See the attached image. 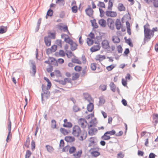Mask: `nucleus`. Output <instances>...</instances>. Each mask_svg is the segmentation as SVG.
I'll return each instance as SVG.
<instances>
[{"label":"nucleus","mask_w":158,"mask_h":158,"mask_svg":"<svg viewBox=\"0 0 158 158\" xmlns=\"http://www.w3.org/2000/svg\"><path fill=\"white\" fill-rule=\"evenodd\" d=\"M87 43L88 45L89 46H90L93 44L94 42L91 39L89 38H87Z\"/></svg>","instance_id":"obj_42"},{"label":"nucleus","mask_w":158,"mask_h":158,"mask_svg":"<svg viewBox=\"0 0 158 158\" xmlns=\"http://www.w3.org/2000/svg\"><path fill=\"white\" fill-rule=\"evenodd\" d=\"M56 44L60 48L62 47V41L61 40H57L56 42Z\"/></svg>","instance_id":"obj_52"},{"label":"nucleus","mask_w":158,"mask_h":158,"mask_svg":"<svg viewBox=\"0 0 158 158\" xmlns=\"http://www.w3.org/2000/svg\"><path fill=\"white\" fill-rule=\"evenodd\" d=\"M87 133L85 131H81L79 137H77L79 140L83 141L87 137Z\"/></svg>","instance_id":"obj_9"},{"label":"nucleus","mask_w":158,"mask_h":158,"mask_svg":"<svg viewBox=\"0 0 158 158\" xmlns=\"http://www.w3.org/2000/svg\"><path fill=\"white\" fill-rule=\"evenodd\" d=\"M64 124L63 125V126L64 127L71 128L73 126L72 123L70 122H68L67 119H64Z\"/></svg>","instance_id":"obj_17"},{"label":"nucleus","mask_w":158,"mask_h":158,"mask_svg":"<svg viewBox=\"0 0 158 158\" xmlns=\"http://www.w3.org/2000/svg\"><path fill=\"white\" fill-rule=\"evenodd\" d=\"M74 58L72 59L71 61L72 62L77 64H81L82 63V62L80 61L77 57L76 56H74Z\"/></svg>","instance_id":"obj_22"},{"label":"nucleus","mask_w":158,"mask_h":158,"mask_svg":"<svg viewBox=\"0 0 158 158\" xmlns=\"http://www.w3.org/2000/svg\"><path fill=\"white\" fill-rule=\"evenodd\" d=\"M59 52L60 56L64 57L65 56V53L64 50H60Z\"/></svg>","instance_id":"obj_51"},{"label":"nucleus","mask_w":158,"mask_h":158,"mask_svg":"<svg viewBox=\"0 0 158 158\" xmlns=\"http://www.w3.org/2000/svg\"><path fill=\"white\" fill-rule=\"evenodd\" d=\"M113 42L115 44L118 43L120 42V40L119 38L117 36H114L112 37Z\"/></svg>","instance_id":"obj_24"},{"label":"nucleus","mask_w":158,"mask_h":158,"mask_svg":"<svg viewBox=\"0 0 158 158\" xmlns=\"http://www.w3.org/2000/svg\"><path fill=\"white\" fill-rule=\"evenodd\" d=\"M30 141V138L28 136L27 137L26 140L24 144V146L27 148L29 147Z\"/></svg>","instance_id":"obj_33"},{"label":"nucleus","mask_w":158,"mask_h":158,"mask_svg":"<svg viewBox=\"0 0 158 158\" xmlns=\"http://www.w3.org/2000/svg\"><path fill=\"white\" fill-rule=\"evenodd\" d=\"M106 15L108 17L114 18L117 16V13L115 11H106Z\"/></svg>","instance_id":"obj_11"},{"label":"nucleus","mask_w":158,"mask_h":158,"mask_svg":"<svg viewBox=\"0 0 158 158\" xmlns=\"http://www.w3.org/2000/svg\"><path fill=\"white\" fill-rule=\"evenodd\" d=\"M85 11L86 14L89 16L92 17L93 16L94 11L90 5L88 6V7L85 9Z\"/></svg>","instance_id":"obj_12"},{"label":"nucleus","mask_w":158,"mask_h":158,"mask_svg":"<svg viewBox=\"0 0 158 158\" xmlns=\"http://www.w3.org/2000/svg\"><path fill=\"white\" fill-rule=\"evenodd\" d=\"M79 74L77 73H75L73 74L72 76V80L73 81L77 80L79 77Z\"/></svg>","instance_id":"obj_31"},{"label":"nucleus","mask_w":158,"mask_h":158,"mask_svg":"<svg viewBox=\"0 0 158 158\" xmlns=\"http://www.w3.org/2000/svg\"><path fill=\"white\" fill-rule=\"evenodd\" d=\"M115 66L114 64H112L106 67V69L108 71H111L115 67Z\"/></svg>","instance_id":"obj_49"},{"label":"nucleus","mask_w":158,"mask_h":158,"mask_svg":"<svg viewBox=\"0 0 158 158\" xmlns=\"http://www.w3.org/2000/svg\"><path fill=\"white\" fill-rule=\"evenodd\" d=\"M124 156V155L122 152H120L117 155L118 158H123Z\"/></svg>","instance_id":"obj_55"},{"label":"nucleus","mask_w":158,"mask_h":158,"mask_svg":"<svg viewBox=\"0 0 158 158\" xmlns=\"http://www.w3.org/2000/svg\"><path fill=\"white\" fill-rule=\"evenodd\" d=\"M74 69L76 71L80 72L81 71L82 67L78 65H76L74 67Z\"/></svg>","instance_id":"obj_41"},{"label":"nucleus","mask_w":158,"mask_h":158,"mask_svg":"<svg viewBox=\"0 0 158 158\" xmlns=\"http://www.w3.org/2000/svg\"><path fill=\"white\" fill-rule=\"evenodd\" d=\"M107 134L110 136L114 135L115 134V131L113 130L111 131H108L106 132Z\"/></svg>","instance_id":"obj_54"},{"label":"nucleus","mask_w":158,"mask_h":158,"mask_svg":"<svg viewBox=\"0 0 158 158\" xmlns=\"http://www.w3.org/2000/svg\"><path fill=\"white\" fill-rule=\"evenodd\" d=\"M52 86V84L51 82L48 83L46 89H45V86L43 85H42V88L44 93L41 94L42 98L43 99V98L45 97H48L49 96L50 92L48 91L49 89Z\"/></svg>","instance_id":"obj_2"},{"label":"nucleus","mask_w":158,"mask_h":158,"mask_svg":"<svg viewBox=\"0 0 158 158\" xmlns=\"http://www.w3.org/2000/svg\"><path fill=\"white\" fill-rule=\"evenodd\" d=\"M122 82L123 85L124 86H126L127 85V83L126 80L124 79H122Z\"/></svg>","instance_id":"obj_62"},{"label":"nucleus","mask_w":158,"mask_h":158,"mask_svg":"<svg viewBox=\"0 0 158 158\" xmlns=\"http://www.w3.org/2000/svg\"><path fill=\"white\" fill-rule=\"evenodd\" d=\"M97 64L95 63H93L91 64L90 65L91 69L93 71L95 70L96 69Z\"/></svg>","instance_id":"obj_47"},{"label":"nucleus","mask_w":158,"mask_h":158,"mask_svg":"<svg viewBox=\"0 0 158 158\" xmlns=\"http://www.w3.org/2000/svg\"><path fill=\"white\" fill-rule=\"evenodd\" d=\"M55 33H49L48 35L49 37H50L53 39H55Z\"/></svg>","instance_id":"obj_60"},{"label":"nucleus","mask_w":158,"mask_h":158,"mask_svg":"<svg viewBox=\"0 0 158 158\" xmlns=\"http://www.w3.org/2000/svg\"><path fill=\"white\" fill-rule=\"evenodd\" d=\"M106 59V56L105 55H97L96 56L95 60H98L100 61H102Z\"/></svg>","instance_id":"obj_20"},{"label":"nucleus","mask_w":158,"mask_h":158,"mask_svg":"<svg viewBox=\"0 0 158 158\" xmlns=\"http://www.w3.org/2000/svg\"><path fill=\"white\" fill-rule=\"evenodd\" d=\"M78 123L79 125L83 128H85L87 125V123L86 120L84 118H80L78 119Z\"/></svg>","instance_id":"obj_6"},{"label":"nucleus","mask_w":158,"mask_h":158,"mask_svg":"<svg viewBox=\"0 0 158 158\" xmlns=\"http://www.w3.org/2000/svg\"><path fill=\"white\" fill-rule=\"evenodd\" d=\"M154 30H144L145 39H150L154 35ZM157 31V30H154Z\"/></svg>","instance_id":"obj_5"},{"label":"nucleus","mask_w":158,"mask_h":158,"mask_svg":"<svg viewBox=\"0 0 158 158\" xmlns=\"http://www.w3.org/2000/svg\"><path fill=\"white\" fill-rule=\"evenodd\" d=\"M117 51L118 53H121L122 52L123 49L120 45H118L117 47Z\"/></svg>","instance_id":"obj_59"},{"label":"nucleus","mask_w":158,"mask_h":158,"mask_svg":"<svg viewBox=\"0 0 158 158\" xmlns=\"http://www.w3.org/2000/svg\"><path fill=\"white\" fill-rule=\"evenodd\" d=\"M111 137L106 132L104 135L101 137V138L103 140H107L110 139Z\"/></svg>","instance_id":"obj_25"},{"label":"nucleus","mask_w":158,"mask_h":158,"mask_svg":"<svg viewBox=\"0 0 158 158\" xmlns=\"http://www.w3.org/2000/svg\"><path fill=\"white\" fill-rule=\"evenodd\" d=\"M9 123L8 126V128L9 131H11V123L9 118L8 119Z\"/></svg>","instance_id":"obj_58"},{"label":"nucleus","mask_w":158,"mask_h":158,"mask_svg":"<svg viewBox=\"0 0 158 158\" xmlns=\"http://www.w3.org/2000/svg\"><path fill=\"white\" fill-rule=\"evenodd\" d=\"M124 39L125 40V42L127 44H128L130 47H133V44L131 42V39H127V37H124Z\"/></svg>","instance_id":"obj_32"},{"label":"nucleus","mask_w":158,"mask_h":158,"mask_svg":"<svg viewBox=\"0 0 158 158\" xmlns=\"http://www.w3.org/2000/svg\"><path fill=\"white\" fill-rule=\"evenodd\" d=\"M113 4L111 0H109L108 2V9L109 10H111L113 7Z\"/></svg>","instance_id":"obj_44"},{"label":"nucleus","mask_w":158,"mask_h":158,"mask_svg":"<svg viewBox=\"0 0 158 158\" xmlns=\"http://www.w3.org/2000/svg\"><path fill=\"white\" fill-rule=\"evenodd\" d=\"M82 154V151L80 150L73 155V158H80Z\"/></svg>","instance_id":"obj_16"},{"label":"nucleus","mask_w":158,"mask_h":158,"mask_svg":"<svg viewBox=\"0 0 158 158\" xmlns=\"http://www.w3.org/2000/svg\"><path fill=\"white\" fill-rule=\"evenodd\" d=\"M156 156L155 155L152 153H150L149 156V158H155Z\"/></svg>","instance_id":"obj_64"},{"label":"nucleus","mask_w":158,"mask_h":158,"mask_svg":"<svg viewBox=\"0 0 158 158\" xmlns=\"http://www.w3.org/2000/svg\"><path fill=\"white\" fill-rule=\"evenodd\" d=\"M100 47L99 44L95 45L90 48V50L92 52H94L100 50Z\"/></svg>","instance_id":"obj_23"},{"label":"nucleus","mask_w":158,"mask_h":158,"mask_svg":"<svg viewBox=\"0 0 158 158\" xmlns=\"http://www.w3.org/2000/svg\"><path fill=\"white\" fill-rule=\"evenodd\" d=\"M56 3L59 4L60 5H64V0H57Z\"/></svg>","instance_id":"obj_57"},{"label":"nucleus","mask_w":158,"mask_h":158,"mask_svg":"<svg viewBox=\"0 0 158 158\" xmlns=\"http://www.w3.org/2000/svg\"><path fill=\"white\" fill-rule=\"evenodd\" d=\"M94 109V105L92 102H90L87 105V109L89 112H91Z\"/></svg>","instance_id":"obj_29"},{"label":"nucleus","mask_w":158,"mask_h":158,"mask_svg":"<svg viewBox=\"0 0 158 158\" xmlns=\"http://www.w3.org/2000/svg\"><path fill=\"white\" fill-rule=\"evenodd\" d=\"M107 85H106L102 84L99 87L100 89L102 91H104L106 90Z\"/></svg>","instance_id":"obj_43"},{"label":"nucleus","mask_w":158,"mask_h":158,"mask_svg":"<svg viewBox=\"0 0 158 158\" xmlns=\"http://www.w3.org/2000/svg\"><path fill=\"white\" fill-rule=\"evenodd\" d=\"M118 9L119 11H125V8L123 5L122 3H119L118 5Z\"/></svg>","instance_id":"obj_28"},{"label":"nucleus","mask_w":158,"mask_h":158,"mask_svg":"<svg viewBox=\"0 0 158 158\" xmlns=\"http://www.w3.org/2000/svg\"><path fill=\"white\" fill-rule=\"evenodd\" d=\"M65 140L68 142L72 143L75 141V139L73 136H68L65 137Z\"/></svg>","instance_id":"obj_18"},{"label":"nucleus","mask_w":158,"mask_h":158,"mask_svg":"<svg viewBox=\"0 0 158 158\" xmlns=\"http://www.w3.org/2000/svg\"><path fill=\"white\" fill-rule=\"evenodd\" d=\"M97 123V122L96 118H94L89 123V124L88 125V128H89L95 126Z\"/></svg>","instance_id":"obj_14"},{"label":"nucleus","mask_w":158,"mask_h":158,"mask_svg":"<svg viewBox=\"0 0 158 158\" xmlns=\"http://www.w3.org/2000/svg\"><path fill=\"white\" fill-rule=\"evenodd\" d=\"M98 23L100 26L102 27H105L106 26V21L103 19H100L98 21Z\"/></svg>","instance_id":"obj_21"},{"label":"nucleus","mask_w":158,"mask_h":158,"mask_svg":"<svg viewBox=\"0 0 158 158\" xmlns=\"http://www.w3.org/2000/svg\"><path fill=\"white\" fill-rule=\"evenodd\" d=\"M81 130L80 127L78 126H74L73 128L72 134L75 136L79 137Z\"/></svg>","instance_id":"obj_4"},{"label":"nucleus","mask_w":158,"mask_h":158,"mask_svg":"<svg viewBox=\"0 0 158 158\" xmlns=\"http://www.w3.org/2000/svg\"><path fill=\"white\" fill-rule=\"evenodd\" d=\"M107 25L110 29L113 28L114 26V20L111 18H108L107 19Z\"/></svg>","instance_id":"obj_13"},{"label":"nucleus","mask_w":158,"mask_h":158,"mask_svg":"<svg viewBox=\"0 0 158 158\" xmlns=\"http://www.w3.org/2000/svg\"><path fill=\"white\" fill-rule=\"evenodd\" d=\"M109 86L111 90L113 92H114L116 91L117 89L116 86L113 82H111Z\"/></svg>","instance_id":"obj_26"},{"label":"nucleus","mask_w":158,"mask_h":158,"mask_svg":"<svg viewBox=\"0 0 158 158\" xmlns=\"http://www.w3.org/2000/svg\"><path fill=\"white\" fill-rule=\"evenodd\" d=\"M102 48L108 50L110 48L109 42L107 40H104L102 41Z\"/></svg>","instance_id":"obj_8"},{"label":"nucleus","mask_w":158,"mask_h":158,"mask_svg":"<svg viewBox=\"0 0 158 158\" xmlns=\"http://www.w3.org/2000/svg\"><path fill=\"white\" fill-rule=\"evenodd\" d=\"M44 42L46 46H50L51 44V40L48 37H46L44 39Z\"/></svg>","instance_id":"obj_27"},{"label":"nucleus","mask_w":158,"mask_h":158,"mask_svg":"<svg viewBox=\"0 0 158 158\" xmlns=\"http://www.w3.org/2000/svg\"><path fill=\"white\" fill-rule=\"evenodd\" d=\"M105 102V99L103 97L99 98V105H102Z\"/></svg>","instance_id":"obj_46"},{"label":"nucleus","mask_w":158,"mask_h":158,"mask_svg":"<svg viewBox=\"0 0 158 158\" xmlns=\"http://www.w3.org/2000/svg\"><path fill=\"white\" fill-rule=\"evenodd\" d=\"M100 148L98 147L93 148H90L89 152L92 156L96 158L101 155L99 152Z\"/></svg>","instance_id":"obj_3"},{"label":"nucleus","mask_w":158,"mask_h":158,"mask_svg":"<svg viewBox=\"0 0 158 158\" xmlns=\"http://www.w3.org/2000/svg\"><path fill=\"white\" fill-rule=\"evenodd\" d=\"M51 127L52 129H55L56 127V122L54 120H52L51 121Z\"/></svg>","instance_id":"obj_48"},{"label":"nucleus","mask_w":158,"mask_h":158,"mask_svg":"<svg viewBox=\"0 0 158 158\" xmlns=\"http://www.w3.org/2000/svg\"><path fill=\"white\" fill-rule=\"evenodd\" d=\"M72 10L73 12L76 13L77 11V7L76 6H73L72 8Z\"/></svg>","instance_id":"obj_56"},{"label":"nucleus","mask_w":158,"mask_h":158,"mask_svg":"<svg viewBox=\"0 0 158 158\" xmlns=\"http://www.w3.org/2000/svg\"><path fill=\"white\" fill-rule=\"evenodd\" d=\"M61 132L64 135H67L69 134V131L64 128H61L60 129Z\"/></svg>","instance_id":"obj_36"},{"label":"nucleus","mask_w":158,"mask_h":158,"mask_svg":"<svg viewBox=\"0 0 158 158\" xmlns=\"http://www.w3.org/2000/svg\"><path fill=\"white\" fill-rule=\"evenodd\" d=\"M61 38L64 39V41L70 45V48L72 51H74L77 49L78 45L74 42L67 35L62 34L61 35Z\"/></svg>","instance_id":"obj_1"},{"label":"nucleus","mask_w":158,"mask_h":158,"mask_svg":"<svg viewBox=\"0 0 158 158\" xmlns=\"http://www.w3.org/2000/svg\"><path fill=\"white\" fill-rule=\"evenodd\" d=\"M76 149L74 146H72L70 147L69 149V152L70 154H72L74 153L76 151Z\"/></svg>","instance_id":"obj_39"},{"label":"nucleus","mask_w":158,"mask_h":158,"mask_svg":"<svg viewBox=\"0 0 158 158\" xmlns=\"http://www.w3.org/2000/svg\"><path fill=\"white\" fill-rule=\"evenodd\" d=\"M32 64V71L31 73L32 74L33 76H34L36 72V66L33 63H31Z\"/></svg>","instance_id":"obj_30"},{"label":"nucleus","mask_w":158,"mask_h":158,"mask_svg":"<svg viewBox=\"0 0 158 158\" xmlns=\"http://www.w3.org/2000/svg\"><path fill=\"white\" fill-rule=\"evenodd\" d=\"M12 137V134H11V131H9L8 132V135L7 136L6 141L7 142H8L9 141Z\"/></svg>","instance_id":"obj_45"},{"label":"nucleus","mask_w":158,"mask_h":158,"mask_svg":"<svg viewBox=\"0 0 158 158\" xmlns=\"http://www.w3.org/2000/svg\"><path fill=\"white\" fill-rule=\"evenodd\" d=\"M31 154V152L30 150H27L26 153L25 158H29Z\"/></svg>","instance_id":"obj_40"},{"label":"nucleus","mask_w":158,"mask_h":158,"mask_svg":"<svg viewBox=\"0 0 158 158\" xmlns=\"http://www.w3.org/2000/svg\"><path fill=\"white\" fill-rule=\"evenodd\" d=\"M91 22L92 23V26L95 28L98 27V26L96 23V21L95 19H93L91 20Z\"/></svg>","instance_id":"obj_35"},{"label":"nucleus","mask_w":158,"mask_h":158,"mask_svg":"<svg viewBox=\"0 0 158 158\" xmlns=\"http://www.w3.org/2000/svg\"><path fill=\"white\" fill-rule=\"evenodd\" d=\"M88 129H89L88 134L89 135H94L97 131V129L95 128H90Z\"/></svg>","instance_id":"obj_19"},{"label":"nucleus","mask_w":158,"mask_h":158,"mask_svg":"<svg viewBox=\"0 0 158 158\" xmlns=\"http://www.w3.org/2000/svg\"><path fill=\"white\" fill-rule=\"evenodd\" d=\"M64 142L63 140L61 139L60 141V148H62L64 146Z\"/></svg>","instance_id":"obj_61"},{"label":"nucleus","mask_w":158,"mask_h":158,"mask_svg":"<svg viewBox=\"0 0 158 158\" xmlns=\"http://www.w3.org/2000/svg\"><path fill=\"white\" fill-rule=\"evenodd\" d=\"M46 147L47 149V151L50 152H52L54 150V148L52 147L50 145H47L46 146Z\"/></svg>","instance_id":"obj_38"},{"label":"nucleus","mask_w":158,"mask_h":158,"mask_svg":"<svg viewBox=\"0 0 158 158\" xmlns=\"http://www.w3.org/2000/svg\"><path fill=\"white\" fill-rule=\"evenodd\" d=\"M57 61L59 64H62L64 63V61L63 59L59 58L58 60Z\"/></svg>","instance_id":"obj_63"},{"label":"nucleus","mask_w":158,"mask_h":158,"mask_svg":"<svg viewBox=\"0 0 158 158\" xmlns=\"http://www.w3.org/2000/svg\"><path fill=\"white\" fill-rule=\"evenodd\" d=\"M88 147H91L96 144L97 143L96 138L94 137H91L88 140Z\"/></svg>","instance_id":"obj_7"},{"label":"nucleus","mask_w":158,"mask_h":158,"mask_svg":"<svg viewBox=\"0 0 158 158\" xmlns=\"http://www.w3.org/2000/svg\"><path fill=\"white\" fill-rule=\"evenodd\" d=\"M57 49V46L55 45H52L50 48L47 49L46 51V53L48 54L55 52Z\"/></svg>","instance_id":"obj_10"},{"label":"nucleus","mask_w":158,"mask_h":158,"mask_svg":"<svg viewBox=\"0 0 158 158\" xmlns=\"http://www.w3.org/2000/svg\"><path fill=\"white\" fill-rule=\"evenodd\" d=\"M31 149L33 151L35 148V143L34 140H32L31 143Z\"/></svg>","instance_id":"obj_53"},{"label":"nucleus","mask_w":158,"mask_h":158,"mask_svg":"<svg viewBox=\"0 0 158 158\" xmlns=\"http://www.w3.org/2000/svg\"><path fill=\"white\" fill-rule=\"evenodd\" d=\"M115 25L117 29L119 30L120 29H123V25L121 24L120 19H117L115 23Z\"/></svg>","instance_id":"obj_15"},{"label":"nucleus","mask_w":158,"mask_h":158,"mask_svg":"<svg viewBox=\"0 0 158 158\" xmlns=\"http://www.w3.org/2000/svg\"><path fill=\"white\" fill-rule=\"evenodd\" d=\"M53 14V10L51 9L47 11V15L46 16V19H47L48 16H51Z\"/></svg>","instance_id":"obj_37"},{"label":"nucleus","mask_w":158,"mask_h":158,"mask_svg":"<svg viewBox=\"0 0 158 158\" xmlns=\"http://www.w3.org/2000/svg\"><path fill=\"white\" fill-rule=\"evenodd\" d=\"M98 6L101 8H105V5L104 3L103 2H99L98 4Z\"/></svg>","instance_id":"obj_50"},{"label":"nucleus","mask_w":158,"mask_h":158,"mask_svg":"<svg viewBox=\"0 0 158 158\" xmlns=\"http://www.w3.org/2000/svg\"><path fill=\"white\" fill-rule=\"evenodd\" d=\"M66 52V53L65 54L68 58H71L73 56H74L73 54L70 51H67Z\"/></svg>","instance_id":"obj_34"}]
</instances>
